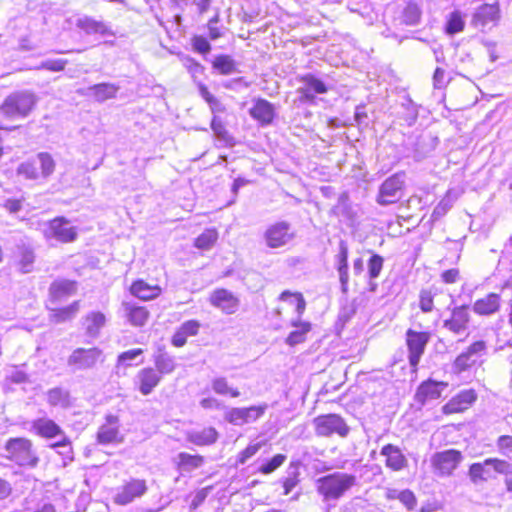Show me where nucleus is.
I'll return each instance as SVG.
<instances>
[{
  "label": "nucleus",
  "instance_id": "1",
  "mask_svg": "<svg viewBox=\"0 0 512 512\" xmlns=\"http://www.w3.org/2000/svg\"><path fill=\"white\" fill-rule=\"evenodd\" d=\"M357 485V477L344 472H334L316 481L317 492L326 502L337 501L352 487Z\"/></svg>",
  "mask_w": 512,
  "mask_h": 512
},
{
  "label": "nucleus",
  "instance_id": "46",
  "mask_svg": "<svg viewBox=\"0 0 512 512\" xmlns=\"http://www.w3.org/2000/svg\"><path fill=\"white\" fill-rule=\"evenodd\" d=\"M212 389L219 395L229 394L231 397H238L240 392L237 389L230 388L226 378L217 377L212 380Z\"/></svg>",
  "mask_w": 512,
  "mask_h": 512
},
{
  "label": "nucleus",
  "instance_id": "59",
  "mask_svg": "<svg viewBox=\"0 0 512 512\" xmlns=\"http://www.w3.org/2000/svg\"><path fill=\"white\" fill-rule=\"evenodd\" d=\"M192 45L194 50L201 54H206L211 50V45L208 40L202 36H196L193 38Z\"/></svg>",
  "mask_w": 512,
  "mask_h": 512
},
{
  "label": "nucleus",
  "instance_id": "16",
  "mask_svg": "<svg viewBox=\"0 0 512 512\" xmlns=\"http://www.w3.org/2000/svg\"><path fill=\"white\" fill-rule=\"evenodd\" d=\"M147 492L146 481L143 479H131L122 485L115 496L113 501L118 505H127L133 502L136 498H140Z\"/></svg>",
  "mask_w": 512,
  "mask_h": 512
},
{
  "label": "nucleus",
  "instance_id": "27",
  "mask_svg": "<svg viewBox=\"0 0 512 512\" xmlns=\"http://www.w3.org/2000/svg\"><path fill=\"white\" fill-rule=\"evenodd\" d=\"M106 324V316L99 311H92L88 313L83 319V326L87 336L97 338L100 330Z\"/></svg>",
  "mask_w": 512,
  "mask_h": 512
},
{
  "label": "nucleus",
  "instance_id": "19",
  "mask_svg": "<svg viewBox=\"0 0 512 512\" xmlns=\"http://www.w3.org/2000/svg\"><path fill=\"white\" fill-rule=\"evenodd\" d=\"M210 302L226 314L235 313L239 306V300L226 289L215 290L210 297Z\"/></svg>",
  "mask_w": 512,
  "mask_h": 512
},
{
  "label": "nucleus",
  "instance_id": "41",
  "mask_svg": "<svg viewBox=\"0 0 512 512\" xmlns=\"http://www.w3.org/2000/svg\"><path fill=\"white\" fill-rule=\"evenodd\" d=\"M36 162L40 166V176L43 179H47L51 176L55 170V161L49 153L41 152L37 155Z\"/></svg>",
  "mask_w": 512,
  "mask_h": 512
},
{
  "label": "nucleus",
  "instance_id": "26",
  "mask_svg": "<svg viewBox=\"0 0 512 512\" xmlns=\"http://www.w3.org/2000/svg\"><path fill=\"white\" fill-rule=\"evenodd\" d=\"M501 297L496 293H489L478 299L473 304V311L481 316H488L496 313L500 308Z\"/></svg>",
  "mask_w": 512,
  "mask_h": 512
},
{
  "label": "nucleus",
  "instance_id": "2",
  "mask_svg": "<svg viewBox=\"0 0 512 512\" xmlns=\"http://www.w3.org/2000/svg\"><path fill=\"white\" fill-rule=\"evenodd\" d=\"M37 102L34 93L30 91H17L7 96L0 106V114L8 119L27 117Z\"/></svg>",
  "mask_w": 512,
  "mask_h": 512
},
{
  "label": "nucleus",
  "instance_id": "40",
  "mask_svg": "<svg viewBox=\"0 0 512 512\" xmlns=\"http://www.w3.org/2000/svg\"><path fill=\"white\" fill-rule=\"evenodd\" d=\"M218 239V232L215 228L206 229L195 239V247L208 250L214 246Z\"/></svg>",
  "mask_w": 512,
  "mask_h": 512
},
{
  "label": "nucleus",
  "instance_id": "60",
  "mask_svg": "<svg viewBox=\"0 0 512 512\" xmlns=\"http://www.w3.org/2000/svg\"><path fill=\"white\" fill-rule=\"evenodd\" d=\"M498 449L505 455L512 453V436L503 435L497 440Z\"/></svg>",
  "mask_w": 512,
  "mask_h": 512
},
{
  "label": "nucleus",
  "instance_id": "44",
  "mask_svg": "<svg viewBox=\"0 0 512 512\" xmlns=\"http://www.w3.org/2000/svg\"><path fill=\"white\" fill-rule=\"evenodd\" d=\"M298 476L299 465L297 463H290L287 469V476L283 480L284 495H288L298 484Z\"/></svg>",
  "mask_w": 512,
  "mask_h": 512
},
{
  "label": "nucleus",
  "instance_id": "12",
  "mask_svg": "<svg viewBox=\"0 0 512 512\" xmlns=\"http://www.w3.org/2000/svg\"><path fill=\"white\" fill-rule=\"evenodd\" d=\"M295 234L291 225L286 221H280L270 225L264 234L266 244L270 248H280L289 244Z\"/></svg>",
  "mask_w": 512,
  "mask_h": 512
},
{
  "label": "nucleus",
  "instance_id": "25",
  "mask_svg": "<svg viewBox=\"0 0 512 512\" xmlns=\"http://www.w3.org/2000/svg\"><path fill=\"white\" fill-rule=\"evenodd\" d=\"M448 384L445 382H437L428 380L423 382L416 393L418 401L426 402L428 400H435L441 396L442 391L447 388Z\"/></svg>",
  "mask_w": 512,
  "mask_h": 512
},
{
  "label": "nucleus",
  "instance_id": "34",
  "mask_svg": "<svg viewBox=\"0 0 512 512\" xmlns=\"http://www.w3.org/2000/svg\"><path fill=\"white\" fill-rule=\"evenodd\" d=\"M119 87L111 83H100L89 87L90 94L99 102H104L116 96Z\"/></svg>",
  "mask_w": 512,
  "mask_h": 512
},
{
  "label": "nucleus",
  "instance_id": "52",
  "mask_svg": "<svg viewBox=\"0 0 512 512\" xmlns=\"http://www.w3.org/2000/svg\"><path fill=\"white\" fill-rule=\"evenodd\" d=\"M142 354H143V350L140 348L131 349V350L121 353L118 356L117 367L119 368L120 366H125V367L131 366V362Z\"/></svg>",
  "mask_w": 512,
  "mask_h": 512
},
{
  "label": "nucleus",
  "instance_id": "21",
  "mask_svg": "<svg viewBox=\"0 0 512 512\" xmlns=\"http://www.w3.org/2000/svg\"><path fill=\"white\" fill-rule=\"evenodd\" d=\"M161 376L153 368L141 369L135 378L140 393L144 396L149 395L154 388L160 383Z\"/></svg>",
  "mask_w": 512,
  "mask_h": 512
},
{
  "label": "nucleus",
  "instance_id": "62",
  "mask_svg": "<svg viewBox=\"0 0 512 512\" xmlns=\"http://www.w3.org/2000/svg\"><path fill=\"white\" fill-rule=\"evenodd\" d=\"M337 267L348 266V247L344 241L339 244V252L336 256Z\"/></svg>",
  "mask_w": 512,
  "mask_h": 512
},
{
  "label": "nucleus",
  "instance_id": "51",
  "mask_svg": "<svg viewBox=\"0 0 512 512\" xmlns=\"http://www.w3.org/2000/svg\"><path fill=\"white\" fill-rule=\"evenodd\" d=\"M286 460V456L283 454H277L265 464L261 465L259 471L262 474H270L279 468Z\"/></svg>",
  "mask_w": 512,
  "mask_h": 512
},
{
  "label": "nucleus",
  "instance_id": "7",
  "mask_svg": "<svg viewBox=\"0 0 512 512\" xmlns=\"http://www.w3.org/2000/svg\"><path fill=\"white\" fill-rule=\"evenodd\" d=\"M463 459L464 457L460 451L448 449L433 454L430 461L436 475L448 477L453 474Z\"/></svg>",
  "mask_w": 512,
  "mask_h": 512
},
{
  "label": "nucleus",
  "instance_id": "33",
  "mask_svg": "<svg viewBox=\"0 0 512 512\" xmlns=\"http://www.w3.org/2000/svg\"><path fill=\"white\" fill-rule=\"evenodd\" d=\"M158 286H150L143 280L135 281L131 286V293L142 300H151L160 294Z\"/></svg>",
  "mask_w": 512,
  "mask_h": 512
},
{
  "label": "nucleus",
  "instance_id": "13",
  "mask_svg": "<svg viewBox=\"0 0 512 512\" xmlns=\"http://www.w3.org/2000/svg\"><path fill=\"white\" fill-rule=\"evenodd\" d=\"M501 17L500 5L498 2L492 4H483L475 9L471 24L477 28L484 30L495 26Z\"/></svg>",
  "mask_w": 512,
  "mask_h": 512
},
{
  "label": "nucleus",
  "instance_id": "43",
  "mask_svg": "<svg viewBox=\"0 0 512 512\" xmlns=\"http://www.w3.org/2000/svg\"><path fill=\"white\" fill-rule=\"evenodd\" d=\"M464 27L465 21L459 11H454L449 14L445 25V31L447 34L454 35L459 33L463 31Z\"/></svg>",
  "mask_w": 512,
  "mask_h": 512
},
{
  "label": "nucleus",
  "instance_id": "6",
  "mask_svg": "<svg viewBox=\"0 0 512 512\" xmlns=\"http://www.w3.org/2000/svg\"><path fill=\"white\" fill-rule=\"evenodd\" d=\"M404 183L405 174L403 172L395 173L387 178L379 187L377 203L382 206L397 203L402 197Z\"/></svg>",
  "mask_w": 512,
  "mask_h": 512
},
{
  "label": "nucleus",
  "instance_id": "49",
  "mask_svg": "<svg viewBox=\"0 0 512 512\" xmlns=\"http://www.w3.org/2000/svg\"><path fill=\"white\" fill-rule=\"evenodd\" d=\"M384 259L378 254H373L368 261V276L369 279L374 280L379 277L383 269Z\"/></svg>",
  "mask_w": 512,
  "mask_h": 512
},
{
  "label": "nucleus",
  "instance_id": "18",
  "mask_svg": "<svg viewBox=\"0 0 512 512\" xmlns=\"http://www.w3.org/2000/svg\"><path fill=\"white\" fill-rule=\"evenodd\" d=\"M31 431H33L36 435L46 439L65 436L62 428L55 421L47 417L33 420L31 423Z\"/></svg>",
  "mask_w": 512,
  "mask_h": 512
},
{
  "label": "nucleus",
  "instance_id": "63",
  "mask_svg": "<svg viewBox=\"0 0 512 512\" xmlns=\"http://www.w3.org/2000/svg\"><path fill=\"white\" fill-rule=\"evenodd\" d=\"M211 129L215 133V135L219 138H224L227 131L225 129L224 124L222 123L221 119L217 116H214L211 121Z\"/></svg>",
  "mask_w": 512,
  "mask_h": 512
},
{
  "label": "nucleus",
  "instance_id": "56",
  "mask_svg": "<svg viewBox=\"0 0 512 512\" xmlns=\"http://www.w3.org/2000/svg\"><path fill=\"white\" fill-rule=\"evenodd\" d=\"M6 379L12 383L21 384L27 382L28 376L24 371L19 370L17 367H11V369L7 371Z\"/></svg>",
  "mask_w": 512,
  "mask_h": 512
},
{
  "label": "nucleus",
  "instance_id": "64",
  "mask_svg": "<svg viewBox=\"0 0 512 512\" xmlns=\"http://www.w3.org/2000/svg\"><path fill=\"white\" fill-rule=\"evenodd\" d=\"M446 84V73L445 71L437 67L433 75V85L435 88H442Z\"/></svg>",
  "mask_w": 512,
  "mask_h": 512
},
{
  "label": "nucleus",
  "instance_id": "14",
  "mask_svg": "<svg viewBox=\"0 0 512 512\" xmlns=\"http://www.w3.org/2000/svg\"><path fill=\"white\" fill-rule=\"evenodd\" d=\"M120 426V419L117 415L107 414L97 432L98 443L103 445L122 443L124 436L120 432Z\"/></svg>",
  "mask_w": 512,
  "mask_h": 512
},
{
  "label": "nucleus",
  "instance_id": "37",
  "mask_svg": "<svg viewBox=\"0 0 512 512\" xmlns=\"http://www.w3.org/2000/svg\"><path fill=\"white\" fill-rule=\"evenodd\" d=\"M127 317L129 322L134 326H143L149 317V312L145 307L127 306Z\"/></svg>",
  "mask_w": 512,
  "mask_h": 512
},
{
  "label": "nucleus",
  "instance_id": "11",
  "mask_svg": "<svg viewBox=\"0 0 512 512\" xmlns=\"http://www.w3.org/2000/svg\"><path fill=\"white\" fill-rule=\"evenodd\" d=\"M430 339L427 332H417L408 329L406 332V345L408 347V360L410 366L415 370L424 354L426 345Z\"/></svg>",
  "mask_w": 512,
  "mask_h": 512
},
{
  "label": "nucleus",
  "instance_id": "48",
  "mask_svg": "<svg viewBox=\"0 0 512 512\" xmlns=\"http://www.w3.org/2000/svg\"><path fill=\"white\" fill-rule=\"evenodd\" d=\"M35 255L29 248H22L20 252L19 267L23 273L32 271Z\"/></svg>",
  "mask_w": 512,
  "mask_h": 512
},
{
  "label": "nucleus",
  "instance_id": "57",
  "mask_svg": "<svg viewBox=\"0 0 512 512\" xmlns=\"http://www.w3.org/2000/svg\"><path fill=\"white\" fill-rule=\"evenodd\" d=\"M420 18V12L416 5L409 4L404 11L405 22L409 25H415L418 23Z\"/></svg>",
  "mask_w": 512,
  "mask_h": 512
},
{
  "label": "nucleus",
  "instance_id": "36",
  "mask_svg": "<svg viewBox=\"0 0 512 512\" xmlns=\"http://www.w3.org/2000/svg\"><path fill=\"white\" fill-rule=\"evenodd\" d=\"M468 475L472 483L479 484L491 477V470L484 460L482 463H473L469 468Z\"/></svg>",
  "mask_w": 512,
  "mask_h": 512
},
{
  "label": "nucleus",
  "instance_id": "38",
  "mask_svg": "<svg viewBox=\"0 0 512 512\" xmlns=\"http://www.w3.org/2000/svg\"><path fill=\"white\" fill-rule=\"evenodd\" d=\"M16 172L19 177H23L26 180H37L41 177L38 171V163L36 160H28L22 162L17 167Z\"/></svg>",
  "mask_w": 512,
  "mask_h": 512
},
{
  "label": "nucleus",
  "instance_id": "31",
  "mask_svg": "<svg viewBox=\"0 0 512 512\" xmlns=\"http://www.w3.org/2000/svg\"><path fill=\"white\" fill-rule=\"evenodd\" d=\"M218 433L215 428L208 427L200 431H191L187 435V440L197 446L210 445L217 441Z\"/></svg>",
  "mask_w": 512,
  "mask_h": 512
},
{
  "label": "nucleus",
  "instance_id": "15",
  "mask_svg": "<svg viewBox=\"0 0 512 512\" xmlns=\"http://www.w3.org/2000/svg\"><path fill=\"white\" fill-rule=\"evenodd\" d=\"M486 343L482 340L472 343L464 352L457 356L453 363V371L462 373L473 367L485 354Z\"/></svg>",
  "mask_w": 512,
  "mask_h": 512
},
{
  "label": "nucleus",
  "instance_id": "10",
  "mask_svg": "<svg viewBox=\"0 0 512 512\" xmlns=\"http://www.w3.org/2000/svg\"><path fill=\"white\" fill-rule=\"evenodd\" d=\"M103 361V352L97 347L77 348L68 357L67 364L76 370H87Z\"/></svg>",
  "mask_w": 512,
  "mask_h": 512
},
{
  "label": "nucleus",
  "instance_id": "39",
  "mask_svg": "<svg viewBox=\"0 0 512 512\" xmlns=\"http://www.w3.org/2000/svg\"><path fill=\"white\" fill-rule=\"evenodd\" d=\"M47 401L51 406H69V392L56 387L47 392Z\"/></svg>",
  "mask_w": 512,
  "mask_h": 512
},
{
  "label": "nucleus",
  "instance_id": "32",
  "mask_svg": "<svg viewBox=\"0 0 512 512\" xmlns=\"http://www.w3.org/2000/svg\"><path fill=\"white\" fill-rule=\"evenodd\" d=\"M80 308V302L74 301L69 306L63 308L49 307L51 314L50 320L54 323H63L73 319L78 313Z\"/></svg>",
  "mask_w": 512,
  "mask_h": 512
},
{
  "label": "nucleus",
  "instance_id": "35",
  "mask_svg": "<svg viewBox=\"0 0 512 512\" xmlns=\"http://www.w3.org/2000/svg\"><path fill=\"white\" fill-rule=\"evenodd\" d=\"M212 66L222 75H231L237 72L234 59L229 55H218L212 62Z\"/></svg>",
  "mask_w": 512,
  "mask_h": 512
},
{
  "label": "nucleus",
  "instance_id": "53",
  "mask_svg": "<svg viewBox=\"0 0 512 512\" xmlns=\"http://www.w3.org/2000/svg\"><path fill=\"white\" fill-rule=\"evenodd\" d=\"M486 465H489L490 470L493 469L495 472L505 474L506 476L512 471L509 462L497 458L486 459Z\"/></svg>",
  "mask_w": 512,
  "mask_h": 512
},
{
  "label": "nucleus",
  "instance_id": "4",
  "mask_svg": "<svg viewBox=\"0 0 512 512\" xmlns=\"http://www.w3.org/2000/svg\"><path fill=\"white\" fill-rule=\"evenodd\" d=\"M6 457L20 466L36 467L39 458L32 450V442L26 438H11L5 444Z\"/></svg>",
  "mask_w": 512,
  "mask_h": 512
},
{
  "label": "nucleus",
  "instance_id": "23",
  "mask_svg": "<svg viewBox=\"0 0 512 512\" xmlns=\"http://www.w3.org/2000/svg\"><path fill=\"white\" fill-rule=\"evenodd\" d=\"M302 82L304 86L299 88L298 91L306 101H313L315 94H323L327 92V87L324 82L312 74L303 76Z\"/></svg>",
  "mask_w": 512,
  "mask_h": 512
},
{
  "label": "nucleus",
  "instance_id": "17",
  "mask_svg": "<svg viewBox=\"0 0 512 512\" xmlns=\"http://www.w3.org/2000/svg\"><path fill=\"white\" fill-rule=\"evenodd\" d=\"M470 314L468 306H456L451 310V315L444 320L443 327L453 334L461 335L468 329Z\"/></svg>",
  "mask_w": 512,
  "mask_h": 512
},
{
  "label": "nucleus",
  "instance_id": "50",
  "mask_svg": "<svg viewBox=\"0 0 512 512\" xmlns=\"http://www.w3.org/2000/svg\"><path fill=\"white\" fill-rule=\"evenodd\" d=\"M68 64L66 59H46L42 61L37 67V70L45 69L51 72L63 71Z\"/></svg>",
  "mask_w": 512,
  "mask_h": 512
},
{
  "label": "nucleus",
  "instance_id": "55",
  "mask_svg": "<svg viewBox=\"0 0 512 512\" xmlns=\"http://www.w3.org/2000/svg\"><path fill=\"white\" fill-rule=\"evenodd\" d=\"M183 65L192 75L194 80L204 72V67L191 57L184 58Z\"/></svg>",
  "mask_w": 512,
  "mask_h": 512
},
{
  "label": "nucleus",
  "instance_id": "24",
  "mask_svg": "<svg viewBox=\"0 0 512 512\" xmlns=\"http://www.w3.org/2000/svg\"><path fill=\"white\" fill-rule=\"evenodd\" d=\"M76 289V282L74 281L65 279L54 281L49 288L51 305L75 294Z\"/></svg>",
  "mask_w": 512,
  "mask_h": 512
},
{
  "label": "nucleus",
  "instance_id": "8",
  "mask_svg": "<svg viewBox=\"0 0 512 512\" xmlns=\"http://www.w3.org/2000/svg\"><path fill=\"white\" fill-rule=\"evenodd\" d=\"M313 422L318 436L329 437L337 434L340 437H346L350 430L344 419L337 414L321 415Z\"/></svg>",
  "mask_w": 512,
  "mask_h": 512
},
{
  "label": "nucleus",
  "instance_id": "54",
  "mask_svg": "<svg viewBox=\"0 0 512 512\" xmlns=\"http://www.w3.org/2000/svg\"><path fill=\"white\" fill-rule=\"evenodd\" d=\"M264 442H257L249 444L244 450L238 454L237 462L239 464H245L248 459L253 457L264 445Z\"/></svg>",
  "mask_w": 512,
  "mask_h": 512
},
{
  "label": "nucleus",
  "instance_id": "3",
  "mask_svg": "<svg viewBox=\"0 0 512 512\" xmlns=\"http://www.w3.org/2000/svg\"><path fill=\"white\" fill-rule=\"evenodd\" d=\"M280 300L288 301L291 305H294L295 311L298 315V319L291 322V325L295 328V330L288 335L286 338V343L290 346H294L304 342L306 334L311 330V324L309 322L300 321V317L306 308L305 299L301 293H291L290 291H284L280 295Z\"/></svg>",
  "mask_w": 512,
  "mask_h": 512
},
{
  "label": "nucleus",
  "instance_id": "58",
  "mask_svg": "<svg viewBox=\"0 0 512 512\" xmlns=\"http://www.w3.org/2000/svg\"><path fill=\"white\" fill-rule=\"evenodd\" d=\"M397 498L405 507H407L408 510H413L416 506V497L410 490H403L399 492Z\"/></svg>",
  "mask_w": 512,
  "mask_h": 512
},
{
  "label": "nucleus",
  "instance_id": "28",
  "mask_svg": "<svg viewBox=\"0 0 512 512\" xmlns=\"http://www.w3.org/2000/svg\"><path fill=\"white\" fill-rule=\"evenodd\" d=\"M173 462L181 473H185L200 468L204 464V458L201 455L180 452L174 457Z\"/></svg>",
  "mask_w": 512,
  "mask_h": 512
},
{
  "label": "nucleus",
  "instance_id": "47",
  "mask_svg": "<svg viewBox=\"0 0 512 512\" xmlns=\"http://www.w3.org/2000/svg\"><path fill=\"white\" fill-rule=\"evenodd\" d=\"M434 293L431 289H422L419 293V307L422 312L429 313L434 308Z\"/></svg>",
  "mask_w": 512,
  "mask_h": 512
},
{
  "label": "nucleus",
  "instance_id": "29",
  "mask_svg": "<svg viewBox=\"0 0 512 512\" xmlns=\"http://www.w3.org/2000/svg\"><path fill=\"white\" fill-rule=\"evenodd\" d=\"M476 400V394L473 390H465L460 392L456 397L451 399L445 406V413H455L465 410Z\"/></svg>",
  "mask_w": 512,
  "mask_h": 512
},
{
  "label": "nucleus",
  "instance_id": "45",
  "mask_svg": "<svg viewBox=\"0 0 512 512\" xmlns=\"http://www.w3.org/2000/svg\"><path fill=\"white\" fill-rule=\"evenodd\" d=\"M156 371L161 374H170L174 371L176 364L173 357L166 353L159 354L155 359Z\"/></svg>",
  "mask_w": 512,
  "mask_h": 512
},
{
  "label": "nucleus",
  "instance_id": "5",
  "mask_svg": "<svg viewBox=\"0 0 512 512\" xmlns=\"http://www.w3.org/2000/svg\"><path fill=\"white\" fill-rule=\"evenodd\" d=\"M47 240H56L61 243H70L76 240L78 231L70 221L64 217H57L46 223L42 229Z\"/></svg>",
  "mask_w": 512,
  "mask_h": 512
},
{
  "label": "nucleus",
  "instance_id": "61",
  "mask_svg": "<svg viewBox=\"0 0 512 512\" xmlns=\"http://www.w3.org/2000/svg\"><path fill=\"white\" fill-rule=\"evenodd\" d=\"M179 328L188 337L195 336L199 331L200 323L197 320H188V321L184 322Z\"/></svg>",
  "mask_w": 512,
  "mask_h": 512
},
{
  "label": "nucleus",
  "instance_id": "30",
  "mask_svg": "<svg viewBox=\"0 0 512 512\" xmlns=\"http://www.w3.org/2000/svg\"><path fill=\"white\" fill-rule=\"evenodd\" d=\"M76 26L86 34L111 35L108 25L103 21H98L92 17L84 16L77 19Z\"/></svg>",
  "mask_w": 512,
  "mask_h": 512
},
{
  "label": "nucleus",
  "instance_id": "9",
  "mask_svg": "<svg viewBox=\"0 0 512 512\" xmlns=\"http://www.w3.org/2000/svg\"><path fill=\"white\" fill-rule=\"evenodd\" d=\"M267 408V404L229 408L224 414V419L232 425L243 426L257 421L264 415Z\"/></svg>",
  "mask_w": 512,
  "mask_h": 512
},
{
  "label": "nucleus",
  "instance_id": "22",
  "mask_svg": "<svg viewBox=\"0 0 512 512\" xmlns=\"http://www.w3.org/2000/svg\"><path fill=\"white\" fill-rule=\"evenodd\" d=\"M380 454L386 458V467L393 471H400L408 465V461L401 449L393 444L383 446Z\"/></svg>",
  "mask_w": 512,
  "mask_h": 512
},
{
  "label": "nucleus",
  "instance_id": "20",
  "mask_svg": "<svg viewBox=\"0 0 512 512\" xmlns=\"http://www.w3.org/2000/svg\"><path fill=\"white\" fill-rule=\"evenodd\" d=\"M249 114L262 126H266L272 123L275 117V108L269 101L258 98L254 101L253 106L250 108Z\"/></svg>",
  "mask_w": 512,
  "mask_h": 512
},
{
  "label": "nucleus",
  "instance_id": "42",
  "mask_svg": "<svg viewBox=\"0 0 512 512\" xmlns=\"http://www.w3.org/2000/svg\"><path fill=\"white\" fill-rule=\"evenodd\" d=\"M52 449L56 450L59 455L63 457V464L67 465L68 462L73 460V449L70 440L67 436H63L58 442L51 444Z\"/></svg>",
  "mask_w": 512,
  "mask_h": 512
}]
</instances>
